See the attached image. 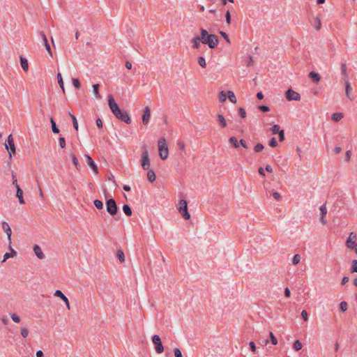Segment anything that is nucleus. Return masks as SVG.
Returning <instances> with one entry per match:
<instances>
[{"label":"nucleus","instance_id":"nucleus-13","mask_svg":"<svg viewBox=\"0 0 357 357\" xmlns=\"http://www.w3.org/2000/svg\"><path fill=\"white\" fill-rule=\"evenodd\" d=\"M54 296L56 297H59L61 298V301H63L67 308L70 310V303L68 298L62 293L61 290H56Z\"/></svg>","mask_w":357,"mask_h":357},{"label":"nucleus","instance_id":"nucleus-58","mask_svg":"<svg viewBox=\"0 0 357 357\" xmlns=\"http://www.w3.org/2000/svg\"><path fill=\"white\" fill-rule=\"evenodd\" d=\"M194 45H199L200 42H202L201 36H196L193 39Z\"/></svg>","mask_w":357,"mask_h":357},{"label":"nucleus","instance_id":"nucleus-40","mask_svg":"<svg viewBox=\"0 0 357 357\" xmlns=\"http://www.w3.org/2000/svg\"><path fill=\"white\" fill-rule=\"evenodd\" d=\"M301 261V255H298V254H296L293 259H292V263L294 264V265H296L298 264H299Z\"/></svg>","mask_w":357,"mask_h":357},{"label":"nucleus","instance_id":"nucleus-21","mask_svg":"<svg viewBox=\"0 0 357 357\" xmlns=\"http://www.w3.org/2000/svg\"><path fill=\"white\" fill-rule=\"evenodd\" d=\"M229 143L232 145L235 149L239 148V141L236 137H231L229 138Z\"/></svg>","mask_w":357,"mask_h":357},{"label":"nucleus","instance_id":"nucleus-34","mask_svg":"<svg viewBox=\"0 0 357 357\" xmlns=\"http://www.w3.org/2000/svg\"><path fill=\"white\" fill-rule=\"evenodd\" d=\"M342 118V113H334L332 116V119L336 122L340 121Z\"/></svg>","mask_w":357,"mask_h":357},{"label":"nucleus","instance_id":"nucleus-53","mask_svg":"<svg viewBox=\"0 0 357 357\" xmlns=\"http://www.w3.org/2000/svg\"><path fill=\"white\" fill-rule=\"evenodd\" d=\"M21 335L23 337H26L29 335V331L26 328H22L21 329Z\"/></svg>","mask_w":357,"mask_h":357},{"label":"nucleus","instance_id":"nucleus-28","mask_svg":"<svg viewBox=\"0 0 357 357\" xmlns=\"http://www.w3.org/2000/svg\"><path fill=\"white\" fill-rule=\"evenodd\" d=\"M50 123H51V126H52V130L54 133L55 134H57L59 132V129L58 128V127L56 126V123L54 120L53 118H51L50 119Z\"/></svg>","mask_w":357,"mask_h":357},{"label":"nucleus","instance_id":"nucleus-23","mask_svg":"<svg viewBox=\"0 0 357 357\" xmlns=\"http://www.w3.org/2000/svg\"><path fill=\"white\" fill-rule=\"evenodd\" d=\"M210 34L208 33L207 31L205 29H201V40L202 44L205 45L207 40V37H209Z\"/></svg>","mask_w":357,"mask_h":357},{"label":"nucleus","instance_id":"nucleus-62","mask_svg":"<svg viewBox=\"0 0 357 357\" xmlns=\"http://www.w3.org/2000/svg\"><path fill=\"white\" fill-rule=\"evenodd\" d=\"M341 72L342 75H347V66L345 63H342L341 66Z\"/></svg>","mask_w":357,"mask_h":357},{"label":"nucleus","instance_id":"nucleus-25","mask_svg":"<svg viewBox=\"0 0 357 357\" xmlns=\"http://www.w3.org/2000/svg\"><path fill=\"white\" fill-rule=\"evenodd\" d=\"M217 117L220 126L222 128H225L227 124L225 117L222 114H218Z\"/></svg>","mask_w":357,"mask_h":357},{"label":"nucleus","instance_id":"nucleus-54","mask_svg":"<svg viewBox=\"0 0 357 357\" xmlns=\"http://www.w3.org/2000/svg\"><path fill=\"white\" fill-rule=\"evenodd\" d=\"M240 145H241L244 149H248L249 148V146L247 144L246 141L244 140L243 139H241L239 140V146Z\"/></svg>","mask_w":357,"mask_h":357},{"label":"nucleus","instance_id":"nucleus-52","mask_svg":"<svg viewBox=\"0 0 357 357\" xmlns=\"http://www.w3.org/2000/svg\"><path fill=\"white\" fill-rule=\"evenodd\" d=\"M174 354L175 357H183L182 353L178 348H175L174 349Z\"/></svg>","mask_w":357,"mask_h":357},{"label":"nucleus","instance_id":"nucleus-30","mask_svg":"<svg viewBox=\"0 0 357 357\" xmlns=\"http://www.w3.org/2000/svg\"><path fill=\"white\" fill-rule=\"evenodd\" d=\"M227 97L229 98V100L232 102V103H236V96L234 94V93L231 91H227Z\"/></svg>","mask_w":357,"mask_h":357},{"label":"nucleus","instance_id":"nucleus-45","mask_svg":"<svg viewBox=\"0 0 357 357\" xmlns=\"http://www.w3.org/2000/svg\"><path fill=\"white\" fill-rule=\"evenodd\" d=\"M278 142L275 137H272L268 142V145L271 147H276L278 146Z\"/></svg>","mask_w":357,"mask_h":357},{"label":"nucleus","instance_id":"nucleus-3","mask_svg":"<svg viewBox=\"0 0 357 357\" xmlns=\"http://www.w3.org/2000/svg\"><path fill=\"white\" fill-rule=\"evenodd\" d=\"M107 211L112 216L117 214L119 208L116 201L113 198H110L106 201Z\"/></svg>","mask_w":357,"mask_h":357},{"label":"nucleus","instance_id":"nucleus-9","mask_svg":"<svg viewBox=\"0 0 357 357\" xmlns=\"http://www.w3.org/2000/svg\"><path fill=\"white\" fill-rule=\"evenodd\" d=\"M285 98L289 101L296 100L298 101L301 100V95L294 91L291 88H289L286 92H285Z\"/></svg>","mask_w":357,"mask_h":357},{"label":"nucleus","instance_id":"nucleus-18","mask_svg":"<svg viewBox=\"0 0 357 357\" xmlns=\"http://www.w3.org/2000/svg\"><path fill=\"white\" fill-rule=\"evenodd\" d=\"M20 65L22 66V68L25 72H26L29 70L28 61H27V59L25 57H24L22 56H20Z\"/></svg>","mask_w":357,"mask_h":357},{"label":"nucleus","instance_id":"nucleus-60","mask_svg":"<svg viewBox=\"0 0 357 357\" xmlns=\"http://www.w3.org/2000/svg\"><path fill=\"white\" fill-rule=\"evenodd\" d=\"M96 126L98 128H102V120L98 117L97 119H96Z\"/></svg>","mask_w":357,"mask_h":357},{"label":"nucleus","instance_id":"nucleus-5","mask_svg":"<svg viewBox=\"0 0 357 357\" xmlns=\"http://www.w3.org/2000/svg\"><path fill=\"white\" fill-rule=\"evenodd\" d=\"M178 210L185 220L190 218V214L188 210V203L185 199L180 200Z\"/></svg>","mask_w":357,"mask_h":357},{"label":"nucleus","instance_id":"nucleus-19","mask_svg":"<svg viewBox=\"0 0 357 357\" xmlns=\"http://www.w3.org/2000/svg\"><path fill=\"white\" fill-rule=\"evenodd\" d=\"M308 77L316 83H317L321 79L319 74L314 71L310 72L308 74Z\"/></svg>","mask_w":357,"mask_h":357},{"label":"nucleus","instance_id":"nucleus-39","mask_svg":"<svg viewBox=\"0 0 357 357\" xmlns=\"http://www.w3.org/2000/svg\"><path fill=\"white\" fill-rule=\"evenodd\" d=\"M72 82L75 88L79 89L81 87V83L77 78H73Z\"/></svg>","mask_w":357,"mask_h":357},{"label":"nucleus","instance_id":"nucleus-24","mask_svg":"<svg viewBox=\"0 0 357 357\" xmlns=\"http://www.w3.org/2000/svg\"><path fill=\"white\" fill-rule=\"evenodd\" d=\"M147 178L151 183H153L155 181L156 176H155V174L153 170L149 169V171L147 172Z\"/></svg>","mask_w":357,"mask_h":357},{"label":"nucleus","instance_id":"nucleus-61","mask_svg":"<svg viewBox=\"0 0 357 357\" xmlns=\"http://www.w3.org/2000/svg\"><path fill=\"white\" fill-rule=\"evenodd\" d=\"M250 349L252 351L255 352L256 351V346L254 342L251 341L249 343Z\"/></svg>","mask_w":357,"mask_h":357},{"label":"nucleus","instance_id":"nucleus-35","mask_svg":"<svg viewBox=\"0 0 357 357\" xmlns=\"http://www.w3.org/2000/svg\"><path fill=\"white\" fill-rule=\"evenodd\" d=\"M94 206L99 210H101L103 208V203L102 201L99 199H95L93 201Z\"/></svg>","mask_w":357,"mask_h":357},{"label":"nucleus","instance_id":"nucleus-63","mask_svg":"<svg viewBox=\"0 0 357 357\" xmlns=\"http://www.w3.org/2000/svg\"><path fill=\"white\" fill-rule=\"evenodd\" d=\"M220 34H221V35H222V36L225 39V40L227 41V43H231V41H230V40H229V37H228V36H227V34L226 33L221 31V32H220Z\"/></svg>","mask_w":357,"mask_h":357},{"label":"nucleus","instance_id":"nucleus-42","mask_svg":"<svg viewBox=\"0 0 357 357\" xmlns=\"http://www.w3.org/2000/svg\"><path fill=\"white\" fill-rule=\"evenodd\" d=\"M351 273H357V260L354 259L352 261V265L351 267Z\"/></svg>","mask_w":357,"mask_h":357},{"label":"nucleus","instance_id":"nucleus-7","mask_svg":"<svg viewBox=\"0 0 357 357\" xmlns=\"http://www.w3.org/2000/svg\"><path fill=\"white\" fill-rule=\"evenodd\" d=\"M356 234L354 232H351L349 238L346 241V245L351 250H354L357 254V243H356Z\"/></svg>","mask_w":357,"mask_h":357},{"label":"nucleus","instance_id":"nucleus-8","mask_svg":"<svg viewBox=\"0 0 357 357\" xmlns=\"http://www.w3.org/2000/svg\"><path fill=\"white\" fill-rule=\"evenodd\" d=\"M152 342L155 345V350L156 353L161 354L164 351V347L162 345L161 339L159 335H154L152 337Z\"/></svg>","mask_w":357,"mask_h":357},{"label":"nucleus","instance_id":"nucleus-56","mask_svg":"<svg viewBox=\"0 0 357 357\" xmlns=\"http://www.w3.org/2000/svg\"><path fill=\"white\" fill-rule=\"evenodd\" d=\"M321 26V22L319 18L316 19V24H314V27L316 30H319Z\"/></svg>","mask_w":357,"mask_h":357},{"label":"nucleus","instance_id":"nucleus-64","mask_svg":"<svg viewBox=\"0 0 357 357\" xmlns=\"http://www.w3.org/2000/svg\"><path fill=\"white\" fill-rule=\"evenodd\" d=\"M284 294L286 297L289 298L291 296V291L288 287H286L284 291Z\"/></svg>","mask_w":357,"mask_h":357},{"label":"nucleus","instance_id":"nucleus-51","mask_svg":"<svg viewBox=\"0 0 357 357\" xmlns=\"http://www.w3.org/2000/svg\"><path fill=\"white\" fill-rule=\"evenodd\" d=\"M239 115L241 118L244 119L246 117V112L245 109L243 107H240L238 109Z\"/></svg>","mask_w":357,"mask_h":357},{"label":"nucleus","instance_id":"nucleus-1","mask_svg":"<svg viewBox=\"0 0 357 357\" xmlns=\"http://www.w3.org/2000/svg\"><path fill=\"white\" fill-rule=\"evenodd\" d=\"M108 105L111 112L118 120L127 124L131 123L132 120L128 113L121 109L112 95L108 96Z\"/></svg>","mask_w":357,"mask_h":357},{"label":"nucleus","instance_id":"nucleus-32","mask_svg":"<svg viewBox=\"0 0 357 357\" xmlns=\"http://www.w3.org/2000/svg\"><path fill=\"white\" fill-rule=\"evenodd\" d=\"M71 158H72V161H73V163L74 164V165L75 166L76 169L77 170H79L80 169V165L79 163V161H78V159L76 157V155L75 154H72L71 155Z\"/></svg>","mask_w":357,"mask_h":357},{"label":"nucleus","instance_id":"nucleus-59","mask_svg":"<svg viewBox=\"0 0 357 357\" xmlns=\"http://www.w3.org/2000/svg\"><path fill=\"white\" fill-rule=\"evenodd\" d=\"M273 197H274V199H275L276 200H280L281 199V195L279 192H274L273 194H272Z\"/></svg>","mask_w":357,"mask_h":357},{"label":"nucleus","instance_id":"nucleus-29","mask_svg":"<svg viewBox=\"0 0 357 357\" xmlns=\"http://www.w3.org/2000/svg\"><path fill=\"white\" fill-rule=\"evenodd\" d=\"M303 347V344L299 340H296L294 342L293 348L295 351H298L301 350Z\"/></svg>","mask_w":357,"mask_h":357},{"label":"nucleus","instance_id":"nucleus-26","mask_svg":"<svg viewBox=\"0 0 357 357\" xmlns=\"http://www.w3.org/2000/svg\"><path fill=\"white\" fill-rule=\"evenodd\" d=\"M123 211L127 216L132 215V209L128 204H124L123 206Z\"/></svg>","mask_w":357,"mask_h":357},{"label":"nucleus","instance_id":"nucleus-11","mask_svg":"<svg viewBox=\"0 0 357 357\" xmlns=\"http://www.w3.org/2000/svg\"><path fill=\"white\" fill-rule=\"evenodd\" d=\"M85 158H86V162L87 165L92 169V170L93 171V172L95 174H98V166L95 163V162L93 161L92 158L89 155L86 154Z\"/></svg>","mask_w":357,"mask_h":357},{"label":"nucleus","instance_id":"nucleus-46","mask_svg":"<svg viewBox=\"0 0 357 357\" xmlns=\"http://www.w3.org/2000/svg\"><path fill=\"white\" fill-rule=\"evenodd\" d=\"M12 180H13V184L15 185V187L16 188H17V186H20L17 184V176L14 172H12Z\"/></svg>","mask_w":357,"mask_h":357},{"label":"nucleus","instance_id":"nucleus-15","mask_svg":"<svg viewBox=\"0 0 357 357\" xmlns=\"http://www.w3.org/2000/svg\"><path fill=\"white\" fill-rule=\"evenodd\" d=\"M33 251H34L35 255H36V257L38 259H44L45 257V255L42 252V250H41V248H40L39 245H35L33 246Z\"/></svg>","mask_w":357,"mask_h":357},{"label":"nucleus","instance_id":"nucleus-6","mask_svg":"<svg viewBox=\"0 0 357 357\" xmlns=\"http://www.w3.org/2000/svg\"><path fill=\"white\" fill-rule=\"evenodd\" d=\"M6 150L8 152L10 158L12 157V154L15 153V146L12 135H8L6 142L4 144Z\"/></svg>","mask_w":357,"mask_h":357},{"label":"nucleus","instance_id":"nucleus-57","mask_svg":"<svg viewBox=\"0 0 357 357\" xmlns=\"http://www.w3.org/2000/svg\"><path fill=\"white\" fill-rule=\"evenodd\" d=\"M301 317L303 318L305 321H307L308 319V314L307 312L305 310H303L301 312Z\"/></svg>","mask_w":357,"mask_h":357},{"label":"nucleus","instance_id":"nucleus-27","mask_svg":"<svg viewBox=\"0 0 357 357\" xmlns=\"http://www.w3.org/2000/svg\"><path fill=\"white\" fill-rule=\"evenodd\" d=\"M57 80H58V84L60 86V87L61 88L63 92L65 93L63 81L61 74L60 73H57Z\"/></svg>","mask_w":357,"mask_h":357},{"label":"nucleus","instance_id":"nucleus-20","mask_svg":"<svg viewBox=\"0 0 357 357\" xmlns=\"http://www.w3.org/2000/svg\"><path fill=\"white\" fill-rule=\"evenodd\" d=\"M10 250V252H6L3 255V259L1 262L6 261L10 257H13L16 255L17 252L15 250H14L12 248L11 249H9Z\"/></svg>","mask_w":357,"mask_h":357},{"label":"nucleus","instance_id":"nucleus-14","mask_svg":"<svg viewBox=\"0 0 357 357\" xmlns=\"http://www.w3.org/2000/svg\"><path fill=\"white\" fill-rule=\"evenodd\" d=\"M218 43V36L214 34H210L209 37H207V40L205 45H217Z\"/></svg>","mask_w":357,"mask_h":357},{"label":"nucleus","instance_id":"nucleus-37","mask_svg":"<svg viewBox=\"0 0 357 357\" xmlns=\"http://www.w3.org/2000/svg\"><path fill=\"white\" fill-rule=\"evenodd\" d=\"M271 131L273 135L278 134L281 131L280 126L278 124L273 125L271 128Z\"/></svg>","mask_w":357,"mask_h":357},{"label":"nucleus","instance_id":"nucleus-50","mask_svg":"<svg viewBox=\"0 0 357 357\" xmlns=\"http://www.w3.org/2000/svg\"><path fill=\"white\" fill-rule=\"evenodd\" d=\"M59 146H61V148L63 149L66 147V139L64 137H60L59 138Z\"/></svg>","mask_w":357,"mask_h":357},{"label":"nucleus","instance_id":"nucleus-16","mask_svg":"<svg viewBox=\"0 0 357 357\" xmlns=\"http://www.w3.org/2000/svg\"><path fill=\"white\" fill-rule=\"evenodd\" d=\"M16 197L18 198L20 204H24L25 203L23 197V191L20 186H17L16 188Z\"/></svg>","mask_w":357,"mask_h":357},{"label":"nucleus","instance_id":"nucleus-38","mask_svg":"<svg viewBox=\"0 0 357 357\" xmlns=\"http://www.w3.org/2000/svg\"><path fill=\"white\" fill-rule=\"evenodd\" d=\"M264 149V146L261 143H257L255 147H254V151L257 153H259L261 152L263 149Z\"/></svg>","mask_w":357,"mask_h":357},{"label":"nucleus","instance_id":"nucleus-31","mask_svg":"<svg viewBox=\"0 0 357 357\" xmlns=\"http://www.w3.org/2000/svg\"><path fill=\"white\" fill-rule=\"evenodd\" d=\"M116 257L121 262H124L125 255L122 250H118L116 252Z\"/></svg>","mask_w":357,"mask_h":357},{"label":"nucleus","instance_id":"nucleus-2","mask_svg":"<svg viewBox=\"0 0 357 357\" xmlns=\"http://www.w3.org/2000/svg\"><path fill=\"white\" fill-rule=\"evenodd\" d=\"M158 151L159 155L162 160H165L168 157V147L166 144L165 139L162 137L158 141Z\"/></svg>","mask_w":357,"mask_h":357},{"label":"nucleus","instance_id":"nucleus-10","mask_svg":"<svg viewBox=\"0 0 357 357\" xmlns=\"http://www.w3.org/2000/svg\"><path fill=\"white\" fill-rule=\"evenodd\" d=\"M2 229L4 231V232L7 235L8 241V249H11V235H12V230L7 222H3L1 224Z\"/></svg>","mask_w":357,"mask_h":357},{"label":"nucleus","instance_id":"nucleus-22","mask_svg":"<svg viewBox=\"0 0 357 357\" xmlns=\"http://www.w3.org/2000/svg\"><path fill=\"white\" fill-rule=\"evenodd\" d=\"M99 88L100 84H95L93 85V91L96 98L101 99L102 96L100 93H99Z\"/></svg>","mask_w":357,"mask_h":357},{"label":"nucleus","instance_id":"nucleus-44","mask_svg":"<svg viewBox=\"0 0 357 357\" xmlns=\"http://www.w3.org/2000/svg\"><path fill=\"white\" fill-rule=\"evenodd\" d=\"M198 63L199 66H202V68H206V63L205 59L203 56H199L198 58Z\"/></svg>","mask_w":357,"mask_h":357},{"label":"nucleus","instance_id":"nucleus-36","mask_svg":"<svg viewBox=\"0 0 357 357\" xmlns=\"http://www.w3.org/2000/svg\"><path fill=\"white\" fill-rule=\"evenodd\" d=\"M218 98H219V100H220V102H224L226 101V100H227V95H226V93H225L224 91H221L219 93Z\"/></svg>","mask_w":357,"mask_h":357},{"label":"nucleus","instance_id":"nucleus-47","mask_svg":"<svg viewBox=\"0 0 357 357\" xmlns=\"http://www.w3.org/2000/svg\"><path fill=\"white\" fill-rule=\"evenodd\" d=\"M258 108L262 112H268L270 111V107L264 105H259Z\"/></svg>","mask_w":357,"mask_h":357},{"label":"nucleus","instance_id":"nucleus-4","mask_svg":"<svg viewBox=\"0 0 357 357\" xmlns=\"http://www.w3.org/2000/svg\"><path fill=\"white\" fill-rule=\"evenodd\" d=\"M141 165L144 170H149L150 167V159L149 151L146 147V146H143V152L141 160Z\"/></svg>","mask_w":357,"mask_h":357},{"label":"nucleus","instance_id":"nucleus-43","mask_svg":"<svg viewBox=\"0 0 357 357\" xmlns=\"http://www.w3.org/2000/svg\"><path fill=\"white\" fill-rule=\"evenodd\" d=\"M340 310L343 312L347 310V303L346 301H342L340 303Z\"/></svg>","mask_w":357,"mask_h":357},{"label":"nucleus","instance_id":"nucleus-17","mask_svg":"<svg viewBox=\"0 0 357 357\" xmlns=\"http://www.w3.org/2000/svg\"><path fill=\"white\" fill-rule=\"evenodd\" d=\"M352 92V87L351 86V84L350 82H349L348 79H347L345 81V93H346V96L351 100V93Z\"/></svg>","mask_w":357,"mask_h":357},{"label":"nucleus","instance_id":"nucleus-49","mask_svg":"<svg viewBox=\"0 0 357 357\" xmlns=\"http://www.w3.org/2000/svg\"><path fill=\"white\" fill-rule=\"evenodd\" d=\"M319 210L321 211V215H323V216H326L327 214V208L326 206V204H323L320 206Z\"/></svg>","mask_w":357,"mask_h":357},{"label":"nucleus","instance_id":"nucleus-55","mask_svg":"<svg viewBox=\"0 0 357 357\" xmlns=\"http://www.w3.org/2000/svg\"><path fill=\"white\" fill-rule=\"evenodd\" d=\"M278 135H279V141L283 142L285 139L284 130H281V131L278 133Z\"/></svg>","mask_w":357,"mask_h":357},{"label":"nucleus","instance_id":"nucleus-41","mask_svg":"<svg viewBox=\"0 0 357 357\" xmlns=\"http://www.w3.org/2000/svg\"><path fill=\"white\" fill-rule=\"evenodd\" d=\"M269 337H270L271 343L274 345H276L278 344V340L272 332L269 333Z\"/></svg>","mask_w":357,"mask_h":357},{"label":"nucleus","instance_id":"nucleus-33","mask_svg":"<svg viewBox=\"0 0 357 357\" xmlns=\"http://www.w3.org/2000/svg\"><path fill=\"white\" fill-rule=\"evenodd\" d=\"M69 116L72 119L73 128H75V130H78V123H77L75 116L74 114H71L70 112L69 113Z\"/></svg>","mask_w":357,"mask_h":357},{"label":"nucleus","instance_id":"nucleus-48","mask_svg":"<svg viewBox=\"0 0 357 357\" xmlns=\"http://www.w3.org/2000/svg\"><path fill=\"white\" fill-rule=\"evenodd\" d=\"M10 317L15 323L20 322V317L17 314L13 313L10 315Z\"/></svg>","mask_w":357,"mask_h":357},{"label":"nucleus","instance_id":"nucleus-12","mask_svg":"<svg viewBox=\"0 0 357 357\" xmlns=\"http://www.w3.org/2000/svg\"><path fill=\"white\" fill-rule=\"evenodd\" d=\"M151 118V109L149 107H146L142 114V123L146 126Z\"/></svg>","mask_w":357,"mask_h":357}]
</instances>
